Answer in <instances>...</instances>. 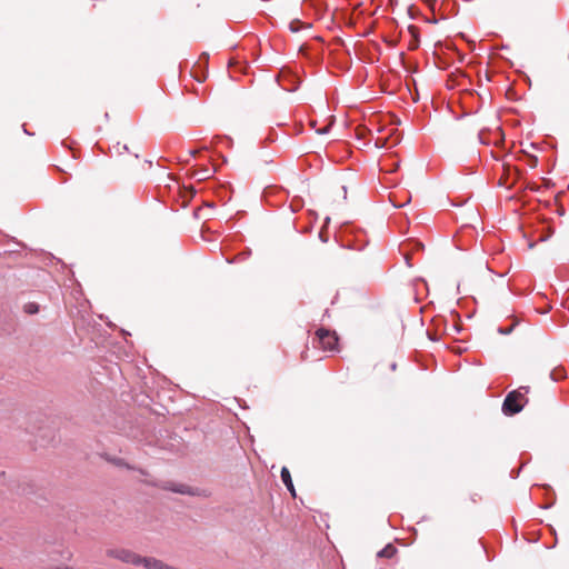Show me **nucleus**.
Here are the masks:
<instances>
[{
    "label": "nucleus",
    "instance_id": "f257e3e1",
    "mask_svg": "<svg viewBox=\"0 0 569 569\" xmlns=\"http://www.w3.org/2000/svg\"><path fill=\"white\" fill-rule=\"evenodd\" d=\"M148 486L159 488L161 490L171 491L179 495L209 498L212 492L207 488L191 487L182 482L172 480H154V479H141Z\"/></svg>",
    "mask_w": 569,
    "mask_h": 569
},
{
    "label": "nucleus",
    "instance_id": "f03ea898",
    "mask_svg": "<svg viewBox=\"0 0 569 569\" xmlns=\"http://www.w3.org/2000/svg\"><path fill=\"white\" fill-rule=\"evenodd\" d=\"M530 388L522 386L507 393L501 410L506 416H515L519 413L528 403V393Z\"/></svg>",
    "mask_w": 569,
    "mask_h": 569
},
{
    "label": "nucleus",
    "instance_id": "7ed1b4c3",
    "mask_svg": "<svg viewBox=\"0 0 569 569\" xmlns=\"http://www.w3.org/2000/svg\"><path fill=\"white\" fill-rule=\"evenodd\" d=\"M338 345V337L336 332L327 329H318L316 331V338L313 339V346L322 349L323 351H332Z\"/></svg>",
    "mask_w": 569,
    "mask_h": 569
},
{
    "label": "nucleus",
    "instance_id": "20e7f679",
    "mask_svg": "<svg viewBox=\"0 0 569 569\" xmlns=\"http://www.w3.org/2000/svg\"><path fill=\"white\" fill-rule=\"evenodd\" d=\"M378 136L375 139L377 148H391L399 143L400 136L396 128L385 129L377 128Z\"/></svg>",
    "mask_w": 569,
    "mask_h": 569
},
{
    "label": "nucleus",
    "instance_id": "39448f33",
    "mask_svg": "<svg viewBox=\"0 0 569 569\" xmlns=\"http://www.w3.org/2000/svg\"><path fill=\"white\" fill-rule=\"evenodd\" d=\"M107 556L124 563L139 566L140 555L124 548H111L107 550Z\"/></svg>",
    "mask_w": 569,
    "mask_h": 569
},
{
    "label": "nucleus",
    "instance_id": "423d86ee",
    "mask_svg": "<svg viewBox=\"0 0 569 569\" xmlns=\"http://www.w3.org/2000/svg\"><path fill=\"white\" fill-rule=\"evenodd\" d=\"M280 476L288 491L291 493L292 497H296V489L289 469L287 467H282Z\"/></svg>",
    "mask_w": 569,
    "mask_h": 569
},
{
    "label": "nucleus",
    "instance_id": "0eeeda50",
    "mask_svg": "<svg viewBox=\"0 0 569 569\" xmlns=\"http://www.w3.org/2000/svg\"><path fill=\"white\" fill-rule=\"evenodd\" d=\"M397 552V548L391 545V543H388L385 548H382L378 553L377 556L379 558H392Z\"/></svg>",
    "mask_w": 569,
    "mask_h": 569
},
{
    "label": "nucleus",
    "instance_id": "6e6552de",
    "mask_svg": "<svg viewBox=\"0 0 569 569\" xmlns=\"http://www.w3.org/2000/svg\"><path fill=\"white\" fill-rule=\"evenodd\" d=\"M156 446H159L160 448H163V449H168V450H177L178 449V445H176L174 442H171V441H164V440H157Z\"/></svg>",
    "mask_w": 569,
    "mask_h": 569
},
{
    "label": "nucleus",
    "instance_id": "1a4fd4ad",
    "mask_svg": "<svg viewBox=\"0 0 569 569\" xmlns=\"http://www.w3.org/2000/svg\"><path fill=\"white\" fill-rule=\"evenodd\" d=\"M137 431V433H139L141 437L146 438V439H149L150 437H153V431L156 429H143V428H140V429H134Z\"/></svg>",
    "mask_w": 569,
    "mask_h": 569
},
{
    "label": "nucleus",
    "instance_id": "9d476101",
    "mask_svg": "<svg viewBox=\"0 0 569 569\" xmlns=\"http://www.w3.org/2000/svg\"><path fill=\"white\" fill-rule=\"evenodd\" d=\"M24 311L28 312V313H37L39 311V307L37 303H28L24 306Z\"/></svg>",
    "mask_w": 569,
    "mask_h": 569
},
{
    "label": "nucleus",
    "instance_id": "9b49d317",
    "mask_svg": "<svg viewBox=\"0 0 569 569\" xmlns=\"http://www.w3.org/2000/svg\"><path fill=\"white\" fill-rule=\"evenodd\" d=\"M302 24L299 20H293L290 22L289 28L292 32H297L301 29Z\"/></svg>",
    "mask_w": 569,
    "mask_h": 569
},
{
    "label": "nucleus",
    "instance_id": "f8f14e48",
    "mask_svg": "<svg viewBox=\"0 0 569 569\" xmlns=\"http://www.w3.org/2000/svg\"><path fill=\"white\" fill-rule=\"evenodd\" d=\"M388 160H391V158H390V157H388L387 159L382 160V162H381V170H385V171H388V172H392V171H393V169H390V168L388 167V164H387V161H388Z\"/></svg>",
    "mask_w": 569,
    "mask_h": 569
},
{
    "label": "nucleus",
    "instance_id": "ddd939ff",
    "mask_svg": "<svg viewBox=\"0 0 569 569\" xmlns=\"http://www.w3.org/2000/svg\"><path fill=\"white\" fill-rule=\"evenodd\" d=\"M110 461H112L114 465L117 466H123V467H127V468H130L127 463L123 462L122 459L120 458H114V459H110Z\"/></svg>",
    "mask_w": 569,
    "mask_h": 569
},
{
    "label": "nucleus",
    "instance_id": "4468645a",
    "mask_svg": "<svg viewBox=\"0 0 569 569\" xmlns=\"http://www.w3.org/2000/svg\"><path fill=\"white\" fill-rule=\"evenodd\" d=\"M158 431H159V433H160V436H161V437H164V436H166V437H169V435H170V429H168V428H164V429H158Z\"/></svg>",
    "mask_w": 569,
    "mask_h": 569
},
{
    "label": "nucleus",
    "instance_id": "2eb2a0df",
    "mask_svg": "<svg viewBox=\"0 0 569 569\" xmlns=\"http://www.w3.org/2000/svg\"><path fill=\"white\" fill-rule=\"evenodd\" d=\"M398 166H399L398 162H393L392 164H390V169H393V171H395Z\"/></svg>",
    "mask_w": 569,
    "mask_h": 569
},
{
    "label": "nucleus",
    "instance_id": "dca6fc26",
    "mask_svg": "<svg viewBox=\"0 0 569 569\" xmlns=\"http://www.w3.org/2000/svg\"><path fill=\"white\" fill-rule=\"evenodd\" d=\"M139 472H140V473H141V476H143V477H148V476H149V475H148V472H147V471H144V470H142V469H140V470H139Z\"/></svg>",
    "mask_w": 569,
    "mask_h": 569
}]
</instances>
